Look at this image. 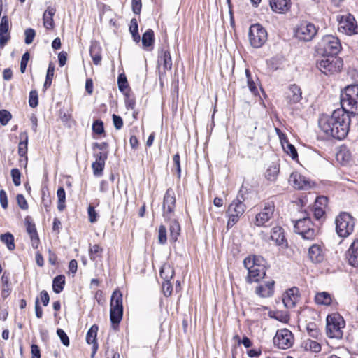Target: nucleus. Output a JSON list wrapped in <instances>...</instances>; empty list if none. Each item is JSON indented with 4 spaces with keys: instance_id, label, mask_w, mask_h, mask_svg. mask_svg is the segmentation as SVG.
Masks as SVG:
<instances>
[{
    "instance_id": "f257e3e1",
    "label": "nucleus",
    "mask_w": 358,
    "mask_h": 358,
    "mask_svg": "<svg viewBox=\"0 0 358 358\" xmlns=\"http://www.w3.org/2000/svg\"><path fill=\"white\" fill-rule=\"evenodd\" d=\"M350 124V113L341 108L335 110L331 115H321L318 120L319 127L327 138L338 140H342L347 136Z\"/></svg>"
},
{
    "instance_id": "f03ea898",
    "label": "nucleus",
    "mask_w": 358,
    "mask_h": 358,
    "mask_svg": "<svg viewBox=\"0 0 358 358\" xmlns=\"http://www.w3.org/2000/svg\"><path fill=\"white\" fill-rule=\"evenodd\" d=\"M341 109L355 115L358 109V84L347 86L341 94Z\"/></svg>"
},
{
    "instance_id": "7ed1b4c3",
    "label": "nucleus",
    "mask_w": 358,
    "mask_h": 358,
    "mask_svg": "<svg viewBox=\"0 0 358 358\" xmlns=\"http://www.w3.org/2000/svg\"><path fill=\"white\" fill-rule=\"evenodd\" d=\"M343 65V59L334 55H324L317 62V68L325 75H332L340 72Z\"/></svg>"
},
{
    "instance_id": "20e7f679",
    "label": "nucleus",
    "mask_w": 358,
    "mask_h": 358,
    "mask_svg": "<svg viewBox=\"0 0 358 358\" xmlns=\"http://www.w3.org/2000/svg\"><path fill=\"white\" fill-rule=\"evenodd\" d=\"M110 320L113 328L118 326L123 316L122 294L116 289L111 296L110 303Z\"/></svg>"
},
{
    "instance_id": "39448f33",
    "label": "nucleus",
    "mask_w": 358,
    "mask_h": 358,
    "mask_svg": "<svg viewBox=\"0 0 358 358\" xmlns=\"http://www.w3.org/2000/svg\"><path fill=\"white\" fill-rule=\"evenodd\" d=\"M336 232L338 236L346 238L354 231L355 220L346 212L341 213L335 220Z\"/></svg>"
},
{
    "instance_id": "423d86ee",
    "label": "nucleus",
    "mask_w": 358,
    "mask_h": 358,
    "mask_svg": "<svg viewBox=\"0 0 358 358\" xmlns=\"http://www.w3.org/2000/svg\"><path fill=\"white\" fill-rule=\"evenodd\" d=\"M327 334L331 338H341L342 329L345 327L343 318L338 313L329 315L327 317Z\"/></svg>"
},
{
    "instance_id": "0eeeda50",
    "label": "nucleus",
    "mask_w": 358,
    "mask_h": 358,
    "mask_svg": "<svg viewBox=\"0 0 358 358\" xmlns=\"http://www.w3.org/2000/svg\"><path fill=\"white\" fill-rule=\"evenodd\" d=\"M248 37L250 45L255 48H259L267 41L268 34L266 30L257 23L250 27Z\"/></svg>"
},
{
    "instance_id": "6e6552de",
    "label": "nucleus",
    "mask_w": 358,
    "mask_h": 358,
    "mask_svg": "<svg viewBox=\"0 0 358 358\" xmlns=\"http://www.w3.org/2000/svg\"><path fill=\"white\" fill-rule=\"evenodd\" d=\"M322 55L337 56L341 49V44L339 39L332 35H327L322 39L320 43Z\"/></svg>"
},
{
    "instance_id": "1a4fd4ad",
    "label": "nucleus",
    "mask_w": 358,
    "mask_h": 358,
    "mask_svg": "<svg viewBox=\"0 0 358 358\" xmlns=\"http://www.w3.org/2000/svg\"><path fill=\"white\" fill-rule=\"evenodd\" d=\"M245 204H239V203H236L234 201L231 202L227 211V215L228 216L227 227L228 229L231 228L238 222L241 216L245 211Z\"/></svg>"
},
{
    "instance_id": "9d476101",
    "label": "nucleus",
    "mask_w": 358,
    "mask_h": 358,
    "mask_svg": "<svg viewBox=\"0 0 358 358\" xmlns=\"http://www.w3.org/2000/svg\"><path fill=\"white\" fill-rule=\"evenodd\" d=\"M317 32V29L314 24L303 21L299 24L295 34L299 40L310 41L316 35Z\"/></svg>"
},
{
    "instance_id": "9b49d317",
    "label": "nucleus",
    "mask_w": 358,
    "mask_h": 358,
    "mask_svg": "<svg viewBox=\"0 0 358 358\" xmlns=\"http://www.w3.org/2000/svg\"><path fill=\"white\" fill-rule=\"evenodd\" d=\"M175 207V193L172 189L169 188L166 190L163 200L162 216L165 220H170L173 217Z\"/></svg>"
},
{
    "instance_id": "f8f14e48",
    "label": "nucleus",
    "mask_w": 358,
    "mask_h": 358,
    "mask_svg": "<svg viewBox=\"0 0 358 358\" xmlns=\"http://www.w3.org/2000/svg\"><path fill=\"white\" fill-rule=\"evenodd\" d=\"M273 343L280 349H288L294 343L293 334L287 329L278 330L273 338Z\"/></svg>"
},
{
    "instance_id": "ddd939ff",
    "label": "nucleus",
    "mask_w": 358,
    "mask_h": 358,
    "mask_svg": "<svg viewBox=\"0 0 358 358\" xmlns=\"http://www.w3.org/2000/svg\"><path fill=\"white\" fill-rule=\"evenodd\" d=\"M275 210V205L273 201H268L264 203V208L255 217V225L264 226L273 216Z\"/></svg>"
},
{
    "instance_id": "4468645a",
    "label": "nucleus",
    "mask_w": 358,
    "mask_h": 358,
    "mask_svg": "<svg viewBox=\"0 0 358 358\" xmlns=\"http://www.w3.org/2000/svg\"><path fill=\"white\" fill-rule=\"evenodd\" d=\"M339 29H342L347 35L358 34V26L353 15L349 14L348 16L342 17L339 22Z\"/></svg>"
},
{
    "instance_id": "2eb2a0df",
    "label": "nucleus",
    "mask_w": 358,
    "mask_h": 358,
    "mask_svg": "<svg viewBox=\"0 0 358 358\" xmlns=\"http://www.w3.org/2000/svg\"><path fill=\"white\" fill-rule=\"evenodd\" d=\"M289 182L298 189L306 190L311 187V181L308 178L298 172L292 173Z\"/></svg>"
},
{
    "instance_id": "dca6fc26",
    "label": "nucleus",
    "mask_w": 358,
    "mask_h": 358,
    "mask_svg": "<svg viewBox=\"0 0 358 358\" xmlns=\"http://www.w3.org/2000/svg\"><path fill=\"white\" fill-rule=\"evenodd\" d=\"M299 289L296 287H293L288 289L284 294L282 302L287 308H293L299 300Z\"/></svg>"
},
{
    "instance_id": "f3484780",
    "label": "nucleus",
    "mask_w": 358,
    "mask_h": 358,
    "mask_svg": "<svg viewBox=\"0 0 358 358\" xmlns=\"http://www.w3.org/2000/svg\"><path fill=\"white\" fill-rule=\"evenodd\" d=\"M275 281L269 280L264 281L255 288V294L262 298L271 297L274 294Z\"/></svg>"
},
{
    "instance_id": "a211bd4d",
    "label": "nucleus",
    "mask_w": 358,
    "mask_h": 358,
    "mask_svg": "<svg viewBox=\"0 0 358 358\" xmlns=\"http://www.w3.org/2000/svg\"><path fill=\"white\" fill-rule=\"evenodd\" d=\"M248 270V275L246 281L248 283L257 282L260 279L264 278L266 276V268L261 267L257 268L256 266H252L251 268L245 267Z\"/></svg>"
},
{
    "instance_id": "6ab92c4d",
    "label": "nucleus",
    "mask_w": 358,
    "mask_h": 358,
    "mask_svg": "<svg viewBox=\"0 0 358 358\" xmlns=\"http://www.w3.org/2000/svg\"><path fill=\"white\" fill-rule=\"evenodd\" d=\"M302 99V93L300 87L296 85H291L287 92L286 101L289 106L299 103Z\"/></svg>"
},
{
    "instance_id": "aec40b11",
    "label": "nucleus",
    "mask_w": 358,
    "mask_h": 358,
    "mask_svg": "<svg viewBox=\"0 0 358 358\" xmlns=\"http://www.w3.org/2000/svg\"><path fill=\"white\" fill-rule=\"evenodd\" d=\"M271 239L277 245L283 248L287 247V241L284 234V229L281 227H275L271 230Z\"/></svg>"
},
{
    "instance_id": "412c9836",
    "label": "nucleus",
    "mask_w": 358,
    "mask_h": 358,
    "mask_svg": "<svg viewBox=\"0 0 358 358\" xmlns=\"http://www.w3.org/2000/svg\"><path fill=\"white\" fill-rule=\"evenodd\" d=\"M346 259L350 265L358 267V240H355L346 252Z\"/></svg>"
},
{
    "instance_id": "4be33fe9",
    "label": "nucleus",
    "mask_w": 358,
    "mask_h": 358,
    "mask_svg": "<svg viewBox=\"0 0 358 358\" xmlns=\"http://www.w3.org/2000/svg\"><path fill=\"white\" fill-rule=\"evenodd\" d=\"M303 222L301 221H296L294 224V231L299 234H300L303 239L306 240H313L316 234L315 231L313 228L310 225H307L306 229H301V225Z\"/></svg>"
},
{
    "instance_id": "5701e85b",
    "label": "nucleus",
    "mask_w": 358,
    "mask_h": 358,
    "mask_svg": "<svg viewBox=\"0 0 358 358\" xmlns=\"http://www.w3.org/2000/svg\"><path fill=\"white\" fill-rule=\"evenodd\" d=\"M9 30V21L6 15L1 17L0 22V47L3 48L10 38L8 34Z\"/></svg>"
},
{
    "instance_id": "b1692460",
    "label": "nucleus",
    "mask_w": 358,
    "mask_h": 358,
    "mask_svg": "<svg viewBox=\"0 0 358 358\" xmlns=\"http://www.w3.org/2000/svg\"><path fill=\"white\" fill-rule=\"evenodd\" d=\"M308 257L313 263L318 264L324 260V255L320 245L314 244L309 248Z\"/></svg>"
},
{
    "instance_id": "393cba45",
    "label": "nucleus",
    "mask_w": 358,
    "mask_h": 358,
    "mask_svg": "<svg viewBox=\"0 0 358 358\" xmlns=\"http://www.w3.org/2000/svg\"><path fill=\"white\" fill-rule=\"evenodd\" d=\"M270 6L274 12L278 13H285L290 8V1L271 0Z\"/></svg>"
},
{
    "instance_id": "a878e982",
    "label": "nucleus",
    "mask_w": 358,
    "mask_h": 358,
    "mask_svg": "<svg viewBox=\"0 0 358 358\" xmlns=\"http://www.w3.org/2000/svg\"><path fill=\"white\" fill-rule=\"evenodd\" d=\"M101 47L99 42L94 41L91 42L90 55L95 65H99L101 61Z\"/></svg>"
},
{
    "instance_id": "bb28decb",
    "label": "nucleus",
    "mask_w": 358,
    "mask_h": 358,
    "mask_svg": "<svg viewBox=\"0 0 358 358\" xmlns=\"http://www.w3.org/2000/svg\"><path fill=\"white\" fill-rule=\"evenodd\" d=\"M265 259L261 256L252 255L248 256L243 260V265L245 267L251 268L256 266L257 268L265 267Z\"/></svg>"
},
{
    "instance_id": "cd10ccee",
    "label": "nucleus",
    "mask_w": 358,
    "mask_h": 358,
    "mask_svg": "<svg viewBox=\"0 0 358 358\" xmlns=\"http://www.w3.org/2000/svg\"><path fill=\"white\" fill-rule=\"evenodd\" d=\"M55 12V8L48 6L43 15V26L47 29H52L54 27L53 16Z\"/></svg>"
},
{
    "instance_id": "c85d7f7f",
    "label": "nucleus",
    "mask_w": 358,
    "mask_h": 358,
    "mask_svg": "<svg viewBox=\"0 0 358 358\" xmlns=\"http://www.w3.org/2000/svg\"><path fill=\"white\" fill-rule=\"evenodd\" d=\"M99 327L96 324H93L87 332L86 342L88 344L93 345L94 353L96 352L98 348V343L96 341L97 331Z\"/></svg>"
},
{
    "instance_id": "c756f323",
    "label": "nucleus",
    "mask_w": 358,
    "mask_h": 358,
    "mask_svg": "<svg viewBox=\"0 0 358 358\" xmlns=\"http://www.w3.org/2000/svg\"><path fill=\"white\" fill-rule=\"evenodd\" d=\"M158 61L162 64L164 69H171L172 59L169 50L163 48L159 52Z\"/></svg>"
},
{
    "instance_id": "7c9ffc66",
    "label": "nucleus",
    "mask_w": 358,
    "mask_h": 358,
    "mask_svg": "<svg viewBox=\"0 0 358 358\" xmlns=\"http://www.w3.org/2000/svg\"><path fill=\"white\" fill-rule=\"evenodd\" d=\"M169 238L172 242H176L178 240V237L180 234V225L176 219H171L169 220Z\"/></svg>"
},
{
    "instance_id": "2f4dec72",
    "label": "nucleus",
    "mask_w": 358,
    "mask_h": 358,
    "mask_svg": "<svg viewBox=\"0 0 358 358\" xmlns=\"http://www.w3.org/2000/svg\"><path fill=\"white\" fill-rule=\"evenodd\" d=\"M141 41L144 49L149 50L150 47H152L155 42L153 30L151 29H147L142 36Z\"/></svg>"
},
{
    "instance_id": "473e14b6",
    "label": "nucleus",
    "mask_w": 358,
    "mask_h": 358,
    "mask_svg": "<svg viewBox=\"0 0 358 358\" xmlns=\"http://www.w3.org/2000/svg\"><path fill=\"white\" fill-rule=\"evenodd\" d=\"M315 301L317 304L329 306L331 303V296L327 292L317 293L315 296Z\"/></svg>"
},
{
    "instance_id": "72a5a7b5",
    "label": "nucleus",
    "mask_w": 358,
    "mask_h": 358,
    "mask_svg": "<svg viewBox=\"0 0 358 358\" xmlns=\"http://www.w3.org/2000/svg\"><path fill=\"white\" fill-rule=\"evenodd\" d=\"M280 138L285 152L287 154L289 155L293 159H296L298 157V153L295 147L292 144H291L287 140H283L281 138V136H280Z\"/></svg>"
},
{
    "instance_id": "f704fd0d",
    "label": "nucleus",
    "mask_w": 358,
    "mask_h": 358,
    "mask_svg": "<svg viewBox=\"0 0 358 358\" xmlns=\"http://www.w3.org/2000/svg\"><path fill=\"white\" fill-rule=\"evenodd\" d=\"M65 285V276L57 275L52 280V289L55 293L59 294L64 289Z\"/></svg>"
},
{
    "instance_id": "c9c22d12",
    "label": "nucleus",
    "mask_w": 358,
    "mask_h": 358,
    "mask_svg": "<svg viewBox=\"0 0 358 358\" xmlns=\"http://www.w3.org/2000/svg\"><path fill=\"white\" fill-rule=\"evenodd\" d=\"M0 241L6 245L10 251H13L15 249L14 236L11 233L7 232L1 234Z\"/></svg>"
},
{
    "instance_id": "e433bc0d",
    "label": "nucleus",
    "mask_w": 358,
    "mask_h": 358,
    "mask_svg": "<svg viewBox=\"0 0 358 358\" xmlns=\"http://www.w3.org/2000/svg\"><path fill=\"white\" fill-rule=\"evenodd\" d=\"M303 347L306 350H309L313 352H319L321 350L320 344L313 340L307 339L303 342Z\"/></svg>"
},
{
    "instance_id": "4c0bfd02",
    "label": "nucleus",
    "mask_w": 358,
    "mask_h": 358,
    "mask_svg": "<svg viewBox=\"0 0 358 358\" xmlns=\"http://www.w3.org/2000/svg\"><path fill=\"white\" fill-rule=\"evenodd\" d=\"M249 194L248 189L241 186L236 198L234 201L236 203H239V204H245V203L248 200Z\"/></svg>"
},
{
    "instance_id": "58836bf2",
    "label": "nucleus",
    "mask_w": 358,
    "mask_h": 358,
    "mask_svg": "<svg viewBox=\"0 0 358 358\" xmlns=\"http://www.w3.org/2000/svg\"><path fill=\"white\" fill-rule=\"evenodd\" d=\"M57 196L58 198L57 209L62 211L65 208L66 192L63 187L58 188L57 191Z\"/></svg>"
},
{
    "instance_id": "ea45409f",
    "label": "nucleus",
    "mask_w": 358,
    "mask_h": 358,
    "mask_svg": "<svg viewBox=\"0 0 358 358\" xmlns=\"http://www.w3.org/2000/svg\"><path fill=\"white\" fill-rule=\"evenodd\" d=\"M278 173L279 168L276 165H271L267 169L265 177L268 180L273 182L276 180Z\"/></svg>"
},
{
    "instance_id": "a19ab883",
    "label": "nucleus",
    "mask_w": 358,
    "mask_h": 358,
    "mask_svg": "<svg viewBox=\"0 0 358 358\" xmlns=\"http://www.w3.org/2000/svg\"><path fill=\"white\" fill-rule=\"evenodd\" d=\"M245 76L247 78L248 86L250 91L254 95H257L259 94L258 89L256 86L255 81L252 79L250 71L249 69H245Z\"/></svg>"
},
{
    "instance_id": "79ce46f5",
    "label": "nucleus",
    "mask_w": 358,
    "mask_h": 358,
    "mask_svg": "<svg viewBox=\"0 0 358 358\" xmlns=\"http://www.w3.org/2000/svg\"><path fill=\"white\" fill-rule=\"evenodd\" d=\"M103 248L99 245L95 244L89 250V256L91 260L95 261L97 257H101Z\"/></svg>"
},
{
    "instance_id": "37998d69",
    "label": "nucleus",
    "mask_w": 358,
    "mask_h": 358,
    "mask_svg": "<svg viewBox=\"0 0 358 358\" xmlns=\"http://www.w3.org/2000/svg\"><path fill=\"white\" fill-rule=\"evenodd\" d=\"M173 274V270L169 266H164L161 268L159 275L164 281H170Z\"/></svg>"
},
{
    "instance_id": "c03bdc74",
    "label": "nucleus",
    "mask_w": 358,
    "mask_h": 358,
    "mask_svg": "<svg viewBox=\"0 0 358 358\" xmlns=\"http://www.w3.org/2000/svg\"><path fill=\"white\" fill-rule=\"evenodd\" d=\"M54 72H55V66L52 64L50 63L49 64L48 70H47L45 80L44 83V85H43V87L45 88H48L51 85L52 78L54 76Z\"/></svg>"
},
{
    "instance_id": "a18cd8bd",
    "label": "nucleus",
    "mask_w": 358,
    "mask_h": 358,
    "mask_svg": "<svg viewBox=\"0 0 358 358\" xmlns=\"http://www.w3.org/2000/svg\"><path fill=\"white\" fill-rule=\"evenodd\" d=\"M38 104V92L33 90L29 92V105L31 108H36Z\"/></svg>"
},
{
    "instance_id": "49530a36",
    "label": "nucleus",
    "mask_w": 358,
    "mask_h": 358,
    "mask_svg": "<svg viewBox=\"0 0 358 358\" xmlns=\"http://www.w3.org/2000/svg\"><path fill=\"white\" fill-rule=\"evenodd\" d=\"M117 85L120 92H124L128 87L127 79L124 73H121L118 76Z\"/></svg>"
},
{
    "instance_id": "de8ad7c7",
    "label": "nucleus",
    "mask_w": 358,
    "mask_h": 358,
    "mask_svg": "<svg viewBox=\"0 0 358 358\" xmlns=\"http://www.w3.org/2000/svg\"><path fill=\"white\" fill-rule=\"evenodd\" d=\"M92 131L96 134H102L104 133L103 122L101 120H96L92 124Z\"/></svg>"
},
{
    "instance_id": "09e8293b",
    "label": "nucleus",
    "mask_w": 358,
    "mask_h": 358,
    "mask_svg": "<svg viewBox=\"0 0 358 358\" xmlns=\"http://www.w3.org/2000/svg\"><path fill=\"white\" fill-rule=\"evenodd\" d=\"M158 241L162 245H164L167 241L166 228L164 225H160L158 231Z\"/></svg>"
},
{
    "instance_id": "8fccbe9b",
    "label": "nucleus",
    "mask_w": 358,
    "mask_h": 358,
    "mask_svg": "<svg viewBox=\"0 0 358 358\" xmlns=\"http://www.w3.org/2000/svg\"><path fill=\"white\" fill-rule=\"evenodd\" d=\"M104 166V163L94 162L92 164L94 175L96 176L102 175Z\"/></svg>"
},
{
    "instance_id": "3c124183",
    "label": "nucleus",
    "mask_w": 358,
    "mask_h": 358,
    "mask_svg": "<svg viewBox=\"0 0 358 358\" xmlns=\"http://www.w3.org/2000/svg\"><path fill=\"white\" fill-rule=\"evenodd\" d=\"M13 182L15 186H20L21 184V173L18 169H13L10 171Z\"/></svg>"
},
{
    "instance_id": "603ef678",
    "label": "nucleus",
    "mask_w": 358,
    "mask_h": 358,
    "mask_svg": "<svg viewBox=\"0 0 358 358\" xmlns=\"http://www.w3.org/2000/svg\"><path fill=\"white\" fill-rule=\"evenodd\" d=\"M11 117L12 115L9 111L6 110H0V123L1 125H6L11 119Z\"/></svg>"
},
{
    "instance_id": "864d4df0",
    "label": "nucleus",
    "mask_w": 358,
    "mask_h": 358,
    "mask_svg": "<svg viewBox=\"0 0 358 358\" xmlns=\"http://www.w3.org/2000/svg\"><path fill=\"white\" fill-rule=\"evenodd\" d=\"M57 334L60 338L62 343L68 347L70 344L69 338L66 332L62 329H57Z\"/></svg>"
},
{
    "instance_id": "5fc2aeb1",
    "label": "nucleus",
    "mask_w": 358,
    "mask_h": 358,
    "mask_svg": "<svg viewBox=\"0 0 358 358\" xmlns=\"http://www.w3.org/2000/svg\"><path fill=\"white\" fill-rule=\"evenodd\" d=\"M25 39L24 43L26 44H31L36 36V31L32 28H28L24 31Z\"/></svg>"
},
{
    "instance_id": "6e6d98bb",
    "label": "nucleus",
    "mask_w": 358,
    "mask_h": 358,
    "mask_svg": "<svg viewBox=\"0 0 358 358\" xmlns=\"http://www.w3.org/2000/svg\"><path fill=\"white\" fill-rule=\"evenodd\" d=\"M27 144H28V137L26 136L24 141H22L20 142L18 145V154L21 157L26 156L27 152Z\"/></svg>"
},
{
    "instance_id": "4d7b16f0",
    "label": "nucleus",
    "mask_w": 358,
    "mask_h": 358,
    "mask_svg": "<svg viewBox=\"0 0 358 358\" xmlns=\"http://www.w3.org/2000/svg\"><path fill=\"white\" fill-rule=\"evenodd\" d=\"M29 59H30V55H29V52H26L22 55L21 61H20V71H21V73H23L25 72Z\"/></svg>"
},
{
    "instance_id": "13d9d810",
    "label": "nucleus",
    "mask_w": 358,
    "mask_h": 358,
    "mask_svg": "<svg viewBox=\"0 0 358 358\" xmlns=\"http://www.w3.org/2000/svg\"><path fill=\"white\" fill-rule=\"evenodd\" d=\"M328 203V198L325 196H320L316 198L314 206L326 208Z\"/></svg>"
},
{
    "instance_id": "bf43d9fd",
    "label": "nucleus",
    "mask_w": 358,
    "mask_h": 358,
    "mask_svg": "<svg viewBox=\"0 0 358 358\" xmlns=\"http://www.w3.org/2000/svg\"><path fill=\"white\" fill-rule=\"evenodd\" d=\"M142 8L141 0H131V9L134 14L140 15Z\"/></svg>"
},
{
    "instance_id": "052dcab7",
    "label": "nucleus",
    "mask_w": 358,
    "mask_h": 358,
    "mask_svg": "<svg viewBox=\"0 0 358 358\" xmlns=\"http://www.w3.org/2000/svg\"><path fill=\"white\" fill-rule=\"evenodd\" d=\"M16 199H17V202L19 207L22 210H27L28 209V208H29L28 203L27 202L26 199L24 198V196L22 194H17Z\"/></svg>"
},
{
    "instance_id": "680f3d73",
    "label": "nucleus",
    "mask_w": 358,
    "mask_h": 358,
    "mask_svg": "<svg viewBox=\"0 0 358 358\" xmlns=\"http://www.w3.org/2000/svg\"><path fill=\"white\" fill-rule=\"evenodd\" d=\"M87 213L89 216L90 222L94 223L97 221V213L94 209V208L90 205L87 208Z\"/></svg>"
},
{
    "instance_id": "e2e57ef3",
    "label": "nucleus",
    "mask_w": 358,
    "mask_h": 358,
    "mask_svg": "<svg viewBox=\"0 0 358 358\" xmlns=\"http://www.w3.org/2000/svg\"><path fill=\"white\" fill-rule=\"evenodd\" d=\"M108 151L99 152L98 153H94V157L96 159L95 162H101V163H104L105 164L106 161L108 159Z\"/></svg>"
},
{
    "instance_id": "0e129e2a",
    "label": "nucleus",
    "mask_w": 358,
    "mask_h": 358,
    "mask_svg": "<svg viewBox=\"0 0 358 358\" xmlns=\"http://www.w3.org/2000/svg\"><path fill=\"white\" fill-rule=\"evenodd\" d=\"M162 290L165 296H169L173 290L170 281H164L162 284Z\"/></svg>"
},
{
    "instance_id": "69168bd1",
    "label": "nucleus",
    "mask_w": 358,
    "mask_h": 358,
    "mask_svg": "<svg viewBox=\"0 0 358 358\" xmlns=\"http://www.w3.org/2000/svg\"><path fill=\"white\" fill-rule=\"evenodd\" d=\"M0 204L3 209L8 208V196L4 189L0 190Z\"/></svg>"
},
{
    "instance_id": "338daca9",
    "label": "nucleus",
    "mask_w": 358,
    "mask_h": 358,
    "mask_svg": "<svg viewBox=\"0 0 358 358\" xmlns=\"http://www.w3.org/2000/svg\"><path fill=\"white\" fill-rule=\"evenodd\" d=\"M173 162L174 166L176 168L178 176L180 178V173H181V167H180V155L178 153H176L173 155Z\"/></svg>"
},
{
    "instance_id": "774afa93",
    "label": "nucleus",
    "mask_w": 358,
    "mask_h": 358,
    "mask_svg": "<svg viewBox=\"0 0 358 358\" xmlns=\"http://www.w3.org/2000/svg\"><path fill=\"white\" fill-rule=\"evenodd\" d=\"M112 118L115 128L116 129H120L123 126L122 118L115 114L113 115Z\"/></svg>"
}]
</instances>
